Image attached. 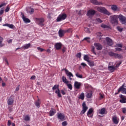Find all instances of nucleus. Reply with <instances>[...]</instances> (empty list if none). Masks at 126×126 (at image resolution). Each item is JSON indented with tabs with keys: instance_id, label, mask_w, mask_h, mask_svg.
<instances>
[{
	"instance_id": "51",
	"label": "nucleus",
	"mask_w": 126,
	"mask_h": 126,
	"mask_svg": "<svg viewBox=\"0 0 126 126\" xmlns=\"http://www.w3.org/2000/svg\"><path fill=\"white\" fill-rule=\"evenodd\" d=\"M117 29L118 30V31H119L120 32H122V31H123V29L121 28L120 27L118 26L117 27Z\"/></svg>"
},
{
	"instance_id": "42",
	"label": "nucleus",
	"mask_w": 126,
	"mask_h": 126,
	"mask_svg": "<svg viewBox=\"0 0 126 126\" xmlns=\"http://www.w3.org/2000/svg\"><path fill=\"white\" fill-rule=\"evenodd\" d=\"M91 51L92 53L94 54V55H96V52H95V47H94V46H93L91 47Z\"/></svg>"
},
{
	"instance_id": "40",
	"label": "nucleus",
	"mask_w": 126,
	"mask_h": 126,
	"mask_svg": "<svg viewBox=\"0 0 126 126\" xmlns=\"http://www.w3.org/2000/svg\"><path fill=\"white\" fill-rule=\"evenodd\" d=\"M90 66H94V62L90 60L88 62Z\"/></svg>"
},
{
	"instance_id": "4",
	"label": "nucleus",
	"mask_w": 126,
	"mask_h": 126,
	"mask_svg": "<svg viewBox=\"0 0 126 126\" xmlns=\"http://www.w3.org/2000/svg\"><path fill=\"white\" fill-rule=\"evenodd\" d=\"M67 15L65 13H63L59 15L57 19V22H60V21H62L63 20H64L65 18L67 17Z\"/></svg>"
},
{
	"instance_id": "47",
	"label": "nucleus",
	"mask_w": 126,
	"mask_h": 126,
	"mask_svg": "<svg viewBox=\"0 0 126 126\" xmlns=\"http://www.w3.org/2000/svg\"><path fill=\"white\" fill-rule=\"evenodd\" d=\"M37 50H38L39 51H40V52H45V51H46V50L43 49V48H41V47H37Z\"/></svg>"
},
{
	"instance_id": "9",
	"label": "nucleus",
	"mask_w": 126,
	"mask_h": 126,
	"mask_svg": "<svg viewBox=\"0 0 126 126\" xmlns=\"http://www.w3.org/2000/svg\"><path fill=\"white\" fill-rule=\"evenodd\" d=\"M36 22L39 26H44V19L36 18Z\"/></svg>"
},
{
	"instance_id": "48",
	"label": "nucleus",
	"mask_w": 126,
	"mask_h": 126,
	"mask_svg": "<svg viewBox=\"0 0 126 126\" xmlns=\"http://www.w3.org/2000/svg\"><path fill=\"white\" fill-rule=\"evenodd\" d=\"M76 58L80 59L81 58V53H78L76 55Z\"/></svg>"
},
{
	"instance_id": "39",
	"label": "nucleus",
	"mask_w": 126,
	"mask_h": 126,
	"mask_svg": "<svg viewBox=\"0 0 126 126\" xmlns=\"http://www.w3.org/2000/svg\"><path fill=\"white\" fill-rule=\"evenodd\" d=\"M79 99H81V100H84V93H82L80 95L79 97Z\"/></svg>"
},
{
	"instance_id": "29",
	"label": "nucleus",
	"mask_w": 126,
	"mask_h": 126,
	"mask_svg": "<svg viewBox=\"0 0 126 126\" xmlns=\"http://www.w3.org/2000/svg\"><path fill=\"white\" fill-rule=\"evenodd\" d=\"M27 13L32 14L34 13V9L32 8H29L27 10Z\"/></svg>"
},
{
	"instance_id": "24",
	"label": "nucleus",
	"mask_w": 126,
	"mask_h": 126,
	"mask_svg": "<svg viewBox=\"0 0 126 126\" xmlns=\"http://www.w3.org/2000/svg\"><path fill=\"white\" fill-rule=\"evenodd\" d=\"M62 80L63 82V83H64L65 84H67V83H69V81L67 80V79H66V77H65V76H62Z\"/></svg>"
},
{
	"instance_id": "56",
	"label": "nucleus",
	"mask_w": 126,
	"mask_h": 126,
	"mask_svg": "<svg viewBox=\"0 0 126 126\" xmlns=\"http://www.w3.org/2000/svg\"><path fill=\"white\" fill-rule=\"evenodd\" d=\"M96 21H97V22H99V23H102V22H103L102 20H101L100 18L96 19Z\"/></svg>"
},
{
	"instance_id": "46",
	"label": "nucleus",
	"mask_w": 126,
	"mask_h": 126,
	"mask_svg": "<svg viewBox=\"0 0 126 126\" xmlns=\"http://www.w3.org/2000/svg\"><path fill=\"white\" fill-rule=\"evenodd\" d=\"M77 14H78L79 15H82V14H83V11L80 10V11H77Z\"/></svg>"
},
{
	"instance_id": "45",
	"label": "nucleus",
	"mask_w": 126,
	"mask_h": 126,
	"mask_svg": "<svg viewBox=\"0 0 126 126\" xmlns=\"http://www.w3.org/2000/svg\"><path fill=\"white\" fill-rule=\"evenodd\" d=\"M115 47H119V48H123V44L122 43H117L116 44Z\"/></svg>"
},
{
	"instance_id": "54",
	"label": "nucleus",
	"mask_w": 126,
	"mask_h": 126,
	"mask_svg": "<svg viewBox=\"0 0 126 126\" xmlns=\"http://www.w3.org/2000/svg\"><path fill=\"white\" fill-rule=\"evenodd\" d=\"M30 79H31V80H35V79H36V76H35V75L32 76L31 77Z\"/></svg>"
},
{
	"instance_id": "44",
	"label": "nucleus",
	"mask_w": 126,
	"mask_h": 126,
	"mask_svg": "<svg viewBox=\"0 0 126 126\" xmlns=\"http://www.w3.org/2000/svg\"><path fill=\"white\" fill-rule=\"evenodd\" d=\"M84 40H85L88 43H90V37H87L84 38Z\"/></svg>"
},
{
	"instance_id": "23",
	"label": "nucleus",
	"mask_w": 126,
	"mask_h": 126,
	"mask_svg": "<svg viewBox=\"0 0 126 126\" xmlns=\"http://www.w3.org/2000/svg\"><path fill=\"white\" fill-rule=\"evenodd\" d=\"M34 105L37 108H40V105H41V100L38 98L37 100L35 101Z\"/></svg>"
},
{
	"instance_id": "19",
	"label": "nucleus",
	"mask_w": 126,
	"mask_h": 126,
	"mask_svg": "<svg viewBox=\"0 0 126 126\" xmlns=\"http://www.w3.org/2000/svg\"><path fill=\"white\" fill-rule=\"evenodd\" d=\"M57 117L59 120H61V121H63L65 116L64 115H63V113H58Z\"/></svg>"
},
{
	"instance_id": "57",
	"label": "nucleus",
	"mask_w": 126,
	"mask_h": 126,
	"mask_svg": "<svg viewBox=\"0 0 126 126\" xmlns=\"http://www.w3.org/2000/svg\"><path fill=\"white\" fill-rule=\"evenodd\" d=\"M5 5H6V3H2L0 4V8L1 7H2V6H4Z\"/></svg>"
},
{
	"instance_id": "8",
	"label": "nucleus",
	"mask_w": 126,
	"mask_h": 126,
	"mask_svg": "<svg viewBox=\"0 0 126 126\" xmlns=\"http://www.w3.org/2000/svg\"><path fill=\"white\" fill-rule=\"evenodd\" d=\"M118 18L122 24H126V17L123 16V15H119L118 16Z\"/></svg>"
},
{
	"instance_id": "16",
	"label": "nucleus",
	"mask_w": 126,
	"mask_h": 126,
	"mask_svg": "<svg viewBox=\"0 0 126 126\" xmlns=\"http://www.w3.org/2000/svg\"><path fill=\"white\" fill-rule=\"evenodd\" d=\"M91 2L95 5H102L103 4V3L98 1L97 0H91Z\"/></svg>"
},
{
	"instance_id": "34",
	"label": "nucleus",
	"mask_w": 126,
	"mask_h": 126,
	"mask_svg": "<svg viewBox=\"0 0 126 126\" xmlns=\"http://www.w3.org/2000/svg\"><path fill=\"white\" fill-rule=\"evenodd\" d=\"M96 35L97 36V38H98L99 40H101L102 36H103V34H102V33L100 32H98L96 33Z\"/></svg>"
},
{
	"instance_id": "63",
	"label": "nucleus",
	"mask_w": 126,
	"mask_h": 126,
	"mask_svg": "<svg viewBox=\"0 0 126 126\" xmlns=\"http://www.w3.org/2000/svg\"><path fill=\"white\" fill-rule=\"evenodd\" d=\"M7 125H8V126H10L11 125V122L10 120H9L8 121V124Z\"/></svg>"
},
{
	"instance_id": "37",
	"label": "nucleus",
	"mask_w": 126,
	"mask_h": 126,
	"mask_svg": "<svg viewBox=\"0 0 126 126\" xmlns=\"http://www.w3.org/2000/svg\"><path fill=\"white\" fill-rule=\"evenodd\" d=\"M111 8L112 10L116 11L118 9V6L116 5H112L111 6Z\"/></svg>"
},
{
	"instance_id": "58",
	"label": "nucleus",
	"mask_w": 126,
	"mask_h": 126,
	"mask_svg": "<svg viewBox=\"0 0 126 126\" xmlns=\"http://www.w3.org/2000/svg\"><path fill=\"white\" fill-rule=\"evenodd\" d=\"M81 65H82V66H83L84 67H85V66H87V64H86L85 63H82L81 64Z\"/></svg>"
},
{
	"instance_id": "26",
	"label": "nucleus",
	"mask_w": 126,
	"mask_h": 126,
	"mask_svg": "<svg viewBox=\"0 0 126 126\" xmlns=\"http://www.w3.org/2000/svg\"><path fill=\"white\" fill-rule=\"evenodd\" d=\"M3 26H6L7 27H9L11 29H13V28H15V26L13 24H5L3 25Z\"/></svg>"
},
{
	"instance_id": "38",
	"label": "nucleus",
	"mask_w": 126,
	"mask_h": 126,
	"mask_svg": "<svg viewBox=\"0 0 126 126\" xmlns=\"http://www.w3.org/2000/svg\"><path fill=\"white\" fill-rule=\"evenodd\" d=\"M66 86H67L68 89H70V90H72V85L71 84H66Z\"/></svg>"
},
{
	"instance_id": "64",
	"label": "nucleus",
	"mask_w": 126,
	"mask_h": 126,
	"mask_svg": "<svg viewBox=\"0 0 126 126\" xmlns=\"http://www.w3.org/2000/svg\"><path fill=\"white\" fill-rule=\"evenodd\" d=\"M19 91V86L17 87L16 88V90H15V91L16 92H17V91Z\"/></svg>"
},
{
	"instance_id": "11",
	"label": "nucleus",
	"mask_w": 126,
	"mask_h": 126,
	"mask_svg": "<svg viewBox=\"0 0 126 126\" xmlns=\"http://www.w3.org/2000/svg\"><path fill=\"white\" fill-rule=\"evenodd\" d=\"M64 70L65 71V74L67 75V76H68L70 80H72L71 77H73V75L72 74V73L69 72L68 70L66 69H64Z\"/></svg>"
},
{
	"instance_id": "25",
	"label": "nucleus",
	"mask_w": 126,
	"mask_h": 126,
	"mask_svg": "<svg viewBox=\"0 0 126 126\" xmlns=\"http://www.w3.org/2000/svg\"><path fill=\"white\" fill-rule=\"evenodd\" d=\"M22 18L25 23H30L31 22V21H30L29 19L24 16V15H23Z\"/></svg>"
},
{
	"instance_id": "2",
	"label": "nucleus",
	"mask_w": 126,
	"mask_h": 126,
	"mask_svg": "<svg viewBox=\"0 0 126 126\" xmlns=\"http://www.w3.org/2000/svg\"><path fill=\"white\" fill-rule=\"evenodd\" d=\"M60 86L59 85H55L54 87L52 88V90H56L55 93L57 94V95L59 98L62 97V94H61V91H60V89H59V87Z\"/></svg>"
},
{
	"instance_id": "32",
	"label": "nucleus",
	"mask_w": 126,
	"mask_h": 126,
	"mask_svg": "<svg viewBox=\"0 0 126 126\" xmlns=\"http://www.w3.org/2000/svg\"><path fill=\"white\" fill-rule=\"evenodd\" d=\"M92 94H93V93L92 92V91L88 92L87 94V98H91V97H92Z\"/></svg>"
},
{
	"instance_id": "15",
	"label": "nucleus",
	"mask_w": 126,
	"mask_h": 126,
	"mask_svg": "<svg viewBox=\"0 0 126 126\" xmlns=\"http://www.w3.org/2000/svg\"><path fill=\"white\" fill-rule=\"evenodd\" d=\"M120 97L121 98V99L120 100V103H122V104L126 103V96L123 95V94H121L120 95Z\"/></svg>"
},
{
	"instance_id": "59",
	"label": "nucleus",
	"mask_w": 126,
	"mask_h": 126,
	"mask_svg": "<svg viewBox=\"0 0 126 126\" xmlns=\"http://www.w3.org/2000/svg\"><path fill=\"white\" fill-rule=\"evenodd\" d=\"M62 95H65V92L63 90H61Z\"/></svg>"
},
{
	"instance_id": "18",
	"label": "nucleus",
	"mask_w": 126,
	"mask_h": 126,
	"mask_svg": "<svg viewBox=\"0 0 126 126\" xmlns=\"http://www.w3.org/2000/svg\"><path fill=\"white\" fill-rule=\"evenodd\" d=\"M74 86L75 88H76V89H80V86H81V83L78 82L77 81H75Z\"/></svg>"
},
{
	"instance_id": "62",
	"label": "nucleus",
	"mask_w": 126,
	"mask_h": 126,
	"mask_svg": "<svg viewBox=\"0 0 126 126\" xmlns=\"http://www.w3.org/2000/svg\"><path fill=\"white\" fill-rule=\"evenodd\" d=\"M66 51V48L65 47H63L62 49V51L63 53H64Z\"/></svg>"
},
{
	"instance_id": "52",
	"label": "nucleus",
	"mask_w": 126,
	"mask_h": 126,
	"mask_svg": "<svg viewBox=\"0 0 126 126\" xmlns=\"http://www.w3.org/2000/svg\"><path fill=\"white\" fill-rule=\"evenodd\" d=\"M67 125V122L66 121H64L62 123L63 126H66Z\"/></svg>"
},
{
	"instance_id": "1",
	"label": "nucleus",
	"mask_w": 126,
	"mask_h": 126,
	"mask_svg": "<svg viewBox=\"0 0 126 126\" xmlns=\"http://www.w3.org/2000/svg\"><path fill=\"white\" fill-rule=\"evenodd\" d=\"M97 11H99V12H101V13H104V14H106L107 15H111V13L110 12L108 11L105 8V7H97Z\"/></svg>"
},
{
	"instance_id": "53",
	"label": "nucleus",
	"mask_w": 126,
	"mask_h": 126,
	"mask_svg": "<svg viewBox=\"0 0 126 126\" xmlns=\"http://www.w3.org/2000/svg\"><path fill=\"white\" fill-rule=\"evenodd\" d=\"M116 51H118V52H121V51H123V49L122 48H120L119 47H116L115 48Z\"/></svg>"
},
{
	"instance_id": "12",
	"label": "nucleus",
	"mask_w": 126,
	"mask_h": 126,
	"mask_svg": "<svg viewBox=\"0 0 126 126\" xmlns=\"http://www.w3.org/2000/svg\"><path fill=\"white\" fill-rule=\"evenodd\" d=\"M95 13H96V11H95V10H89L88 11V13L87 14V16H89V17H91V16H93V15H94V14H95Z\"/></svg>"
},
{
	"instance_id": "49",
	"label": "nucleus",
	"mask_w": 126,
	"mask_h": 126,
	"mask_svg": "<svg viewBox=\"0 0 126 126\" xmlns=\"http://www.w3.org/2000/svg\"><path fill=\"white\" fill-rule=\"evenodd\" d=\"M85 31L86 32V33H90V30L87 28H85Z\"/></svg>"
},
{
	"instance_id": "13",
	"label": "nucleus",
	"mask_w": 126,
	"mask_h": 126,
	"mask_svg": "<svg viewBox=\"0 0 126 126\" xmlns=\"http://www.w3.org/2000/svg\"><path fill=\"white\" fill-rule=\"evenodd\" d=\"M105 40L108 46H113L114 45V42H113V40L110 37H106Z\"/></svg>"
},
{
	"instance_id": "27",
	"label": "nucleus",
	"mask_w": 126,
	"mask_h": 126,
	"mask_svg": "<svg viewBox=\"0 0 126 126\" xmlns=\"http://www.w3.org/2000/svg\"><path fill=\"white\" fill-rule=\"evenodd\" d=\"M56 114V110L54 109H52L49 112V115L50 117H53L54 115Z\"/></svg>"
},
{
	"instance_id": "7",
	"label": "nucleus",
	"mask_w": 126,
	"mask_h": 126,
	"mask_svg": "<svg viewBox=\"0 0 126 126\" xmlns=\"http://www.w3.org/2000/svg\"><path fill=\"white\" fill-rule=\"evenodd\" d=\"M120 92L123 93V94H126V89L125 88V84H123L119 89L118 93H116L115 94H119Z\"/></svg>"
},
{
	"instance_id": "33",
	"label": "nucleus",
	"mask_w": 126,
	"mask_h": 126,
	"mask_svg": "<svg viewBox=\"0 0 126 126\" xmlns=\"http://www.w3.org/2000/svg\"><path fill=\"white\" fill-rule=\"evenodd\" d=\"M106 112V109L105 108H102L100 109V111L99 112V114L100 115H105V113Z\"/></svg>"
},
{
	"instance_id": "61",
	"label": "nucleus",
	"mask_w": 126,
	"mask_h": 126,
	"mask_svg": "<svg viewBox=\"0 0 126 126\" xmlns=\"http://www.w3.org/2000/svg\"><path fill=\"white\" fill-rule=\"evenodd\" d=\"M44 52H47V53H51V49H48L47 50H45V51H44Z\"/></svg>"
},
{
	"instance_id": "36",
	"label": "nucleus",
	"mask_w": 126,
	"mask_h": 126,
	"mask_svg": "<svg viewBox=\"0 0 126 126\" xmlns=\"http://www.w3.org/2000/svg\"><path fill=\"white\" fill-rule=\"evenodd\" d=\"M101 27H102V28H104V29H106V28H107V29L110 28V26H109L108 25H106L104 24H101Z\"/></svg>"
},
{
	"instance_id": "28",
	"label": "nucleus",
	"mask_w": 126,
	"mask_h": 126,
	"mask_svg": "<svg viewBox=\"0 0 126 126\" xmlns=\"http://www.w3.org/2000/svg\"><path fill=\"white\" fill-rule=\"evenodd\" d=\"M31 46V44L28 43L27 44H25L24 46H23L22 48H23V49H24V50H26L27 49H29Z\"/></svg>"
},
{
	"instance_id": "50",
	"label": "nucleus",
	"mask_w": 126,
	"mask_h": 126,
	"mask_svg": "<svg viewBox=\"0 0 126 126\" xmlns=\"http://www.w3.org/2000/svg\"><path fill=\"white\" fill-rule=\"evenodd\" d=\"M122 111L123 114H126V108H122Z\"/></svg>"
},
{
	"instance_id": "60",
	"label": "nucleus",
	"mask_w": 126,
	"mask_h": 126,
	"mask_svg": "<svg viewBox=\"0 0 126 126\" xmlns=\"http://www.w3.org/2000/svg\"><path fill=\"white\" fill-rule=\"evenodd\" d=\"M3 12H4V11L2 9L1 10H0V15L3 14Z\"/></svg>"
},
{
	"instance_id": "6",
	"label": "nucleus",
	"mask_w": 126,
	"mask_h": 126,
	"mask_svg": "<svg viewBox=\"0 0 126 126\" xmlns=\"http://www.w3.org/2000/svg\"><path fill=\"white\" fill-rule=\"evenodd\" d=\"M88 110V107L86 106V103L85 102H83L82 104V110L80 113L81 115H84V114H85L86 113V111Z\"/></svg>"
},
{
	"instance_id": "5",
	"label": "nucleus",
	"mask_w": 126,
	"mask_h": 126,
	"mask_svg": "<svg viewBox=\"0 0 126 126\" xmlns=\"http://www.w3.org/2000/svg\"><path fill=\"white\" fill-rule=\"evenodd\" d=\"M118 18H119V16L118 15L111 16L110 17L111 23L113 24L118 23Z\"/></svg>"
},
{
	"instance_id": "43",
	"label": "nucleus",
	"mask_w": 126,
	"mask_h": 126,
	"mask_svg": "<svg viewBox=\"0 0 126 126\" xmlns=\"http://www.w3.org/2000/svg\"><path fill=\"white\" fill-rule=\"evenodd\" d=\"M24 120L26 121H30V117L28 115H26L25 117Z\"/></svg>"
},
{
	"instance_id": "41",
	"label": "nucleus",
	"mask_w": 126,
	"mask_h": 126,
	"mask_svg": "<svg viewBox=\"0 0 126 126\" xmlns=\"http://www.w3.org/2000/svg\"><path fill=\"white\" fill-rule=\"evenodd\" d=\"M75 75L77 77H78V78H83V77L82 76V75L79 74V73H76Z\"/></svg>"
},
{
	"instance_id": "35",
	"label": "nucleus",
	"mask_w": 126,
	"mask_h": 126,
	"mask_svg": "<svg viewBox=\"0 0 126 126\" xmlns=\"http://www.w3.org/2000/svg\"><path fill=\"white\" fill-rule=\"evenodd\" d=\"M89 59H90V58L88 56V55H84V61H86V62H88L90 61Z\"/></svg>"
},
{
	"instance_id": "20",
	"label": "nucleus",
	"mask_w": 126,
	"mask_h": 126,
	"mask_svg": "<svg viewBox=\"0 0 126 126\" xmlns=\"http://www.w3.org/2000/svg\"><path fill=\"white\" fill-rule=\"evenodd\" d=\"M94 46L96 48V50L100 51L102 49V45L100 43H94Z\"/></svg>"
},
{
	"instance_id": "21",
	"label": "nucleus",
	"mask_w": 126,
	"mask_h": 126,
	"mask_svg": "<svg viewBox=\"0 0 126 126\" xmlns=\"http://www.w3.org/2000/svg\"><path fill=\"white\" fill-rule=\"evenodd\" d=\"M14 100L12 97H10L7 100V104L9 106H11L13 104Z\"/></svg>"
},
{
	"instance_id": "17",
	"label": "nucleus",
	"mask_w": 126,
	"mask_h": 126,
	"mask_svg": "<svg viewBox=\"0 0 126 126\" xmlns=\"http://www.w3.org/2000/svg\"><path fill=\"white\" fill-rule=\"evenodd\" d=\"M112 120V122H113L114 124L115 125H118V124H119V122H120V119L116 116H114Z\"/></svg>"
},
{
	"instance_id": "14",
	"label": "nucleus",
	"mask_w": 126,
	"mask_h": 126,
	"mask_svg": "<svg viewBox=\"0 0 126 126\" xmlns=\"http://www.w3.org/2000/svg\"><path fill=\"white\" fill-rule=\"evenodd\" d=\"M69 30H68L67 31L60 30L59 31V35L60 37H63V35H64V33H65L66 32H69Z\"/></svg>"
},
{
	"instance_id": "10",
	"label": "nucleus",
	"mask_w": 126,
	"mask_h": 126,
	"mask_svg": "<svg viewBox=\"0 0 126 126\" xmlns=\"http://www.w3.org/2000/svg\"><path fill=\"white\" fill-rule=\"evenodd\" d=\"M94 112V109H93V108H90L88 112L87 113V115L88 116V117H89V118H93Z\"/></svg>"
},
{
	"instance_id": "30",
	"label": "nucleus",
	"mask_w": 126,
	"mask_h": 126,
	"mask_svg": "<svg viewBox=\"0 0 126 126\" xmlns=\"http://www.w3.org/2000/svg\"><path fill=\"white\" fill-rule=\"evenodd\" d=\"M116 69V67L114 66H108V70L113 72Z\"/></svg>"
},
{
	"instance_id": "55",
	"label": "nucleus",
	"mask_w": 126,
	"mask_h": 126,
	"mask_svg": "<svg viewBox=\"0 0 126 126\" xmlns=\"http://www.w3.org/2000/svg\"><path fill=\"white\" fill-rule=\"evenodd\" d=\"M9 7L7 6L5 10V12H8L9 11Z\"/></svg>"
},
{
	"instance_id": "3",
	"label": "nucleus",
	"mask_w": 126,
	"mask_h": 126,
	"mask_svg": "<svg viewBox=\"0 0 126 126\" xmlns=\"http://www.w3.org/2000/svg\"><path fill=\"white\" fill-rule=\"evenodd\" d=\"M109 55L110 56V57H114L115 58V59H119V60H121V59H123V55L121 54L110 52L109 53Z\"/></svg>"
},
{
	"instance_id": "22",
	"label": "nucleus",
	"mask_w": 126,
	"mask_h": 126,
	"mask_svg": "<svg viewBox=\"0 0 126 126\" xmlns=\"http://www.w3.org/2000/svg\"><path fill=\"white\" fill-rule=\"evenodd\" d=\"M63 45H62V43H56L55 45V48L56 49V50H60V49H62V46Z\"/></svg>"
},
{
	"instance_id": "31",
	"label": "nucleus",
	"mask_w": 126,
	"mask_h": 126,
	"mask_svg": "<svg viewBox=\"0 0 126 126\" xmlns=\"http://www.w3.org/2000/svg\"><path fill=\"white\" fill-rule=\"evenodd\" d=\"M104 97H105V95L103 93H99L98 97L99 100H102V99H103Z\"/></svg>"
}]
</instances>
